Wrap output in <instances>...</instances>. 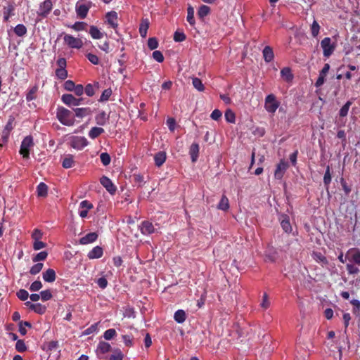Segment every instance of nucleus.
<instances>
[{"instance_id":"26","label":"nucleus","mask_w":360,"mask_h":360,"mask_svg":"<svg viewBox=\"0 0 360 360\" xmlns=\"http://www.w3.org/2000/svg\"><path fill=\"white\" fill-rule=\"evenodd\" d=\"M155 164L157 167L162 166L166 160V153L163 151L157 153L154 156Z\"/></svg>"},{"instance_id":"28","label":"nucleus","mask_w":360,"mask_h":360,"mask_svg":"<svg viewBox=\"0 0 360 360\" xmlns=\"http://www.w3.org/2000/svg\"><path fill=\"white\" fill-rule=\"evenodd\" d=\"M108 120V116H107L105 111L100 112L95 117V120H96V124L100 126L105 125Z\"/></svg>"},{"instance_id":"10","label":"nucleus","mask_w":360,"mask_h":360,"mask_svg":"<svg viewBox=\"0 0 360 360\" xmlns=\"http://www.w3.org/2000/svg\"><path fill=\"white\" fill-rule=\"evenodd\" d=\"M100 183L105 188V189L111 194L113 195L117 191V187L114 185L112 181L107 176H103L100 179Z\"/></svg>"},{"instance_id":"29","label":"nucleus","mask_w":360,"mask_h":360,"mask_svg":"<svg viewBox=\"0 0 360 360\" xmlns=\"http://www.w3.org/2000/svg\"><path fill=\"white\" fill-rule=\"evenodd\" d=\"M89 32L94 39H99L103 37V34L94 25L90 26Z\"/></svg>"},{"instance_id":"48","label":"nucleus","mask_w":360,"mask_h":360,"mask_svg":"<svg viewBox=\"0 0 360 360\" xmlns=\"http://www.w3.org/2000/svg\"><path fill=\"white\" fill-rule=\"evenodd\" d=\"M47 256H48V252H47L41 251V252H39L38 254H37L32 258V261L34 262H39V261H44L47 258Z\"/></svg>"},{"instance_id":"6","label":"nucleus","mask_w":360,"mask_h":360,"mask_svg":"<svg viewBox=\"0 0 360 360\" xmlns=\"http://www.w3.org/2000/svg\"><path fill=\"white\" fill-rule=\"evenodd\" d=\"M346 259L349 262L360 266V250L356 248L349 249L346 252Z\"/></svg>"},{"instance_id":"60","label":"nucleus","mask_w":360,"mask_h":360,"mask_svg":"<svg viewBox=\"0 0 360 360\" xmlns=\"http://www.w3.org/2000/svg\"><path fill=\"white\" fill-rule=\"evenodd\" d=\"M42 283L40 281H35L30 286V290L35 292L39 290L42 288Z\"/></svg>"},{"instance_id":"50","label":"nucleus","mask_w":360,"mask_h":360,"mask_svg":"<svg viewBox=\"0 0 360 360\" xmlns=\"http://www.w3.org/2000/svg\"><path fill=\"white\" fill-rule=\"evenodd\" d=\"M111 95H112V90H111L110 88L105 89L103 91V93H102V94H101L98 101L99 102L106 101H108L109 99V98L110 97Z\"/></svg>"},{"instance_id":"58","label":"nucleus","mask_w":360,"mask_h":360,"mask_svg":"<svg viewBox=\"0 0 360 360\" xmlns=\"http://www.w3.org/2000/svg\"><path fill=\"white\" fill-rule=\"evenodd\" d=\"M148 46L149 49L154 50L158 46V41L155 37H150L148 40Z\"/></svg>"},{"instance_id":"51","label":"nucleus","mask_w":360,"mask_h":360,"mask_svg":"<svg viewBox=\"0 0 360 360\" xmlns=\"http://www.w3.org/2000/svg\"><path fill=\"white\" fill-rule=\"evenodd\" d=\"M27 346L25 345V343L24 340H17L15 343V349L18 352H24L27 350Z\"/></svg>"},{"instance_id":"57","label":"nucleus","mask_w":360,"mask_h":360,"mask_svg":"<svg viewBox=\"0 0 360 360\" xmlns=\"http://www.w3.org/2000/svg\"><path fill=\"white\" fill-rule=\"evenodd\" d=\"M340 184L342 186V190L346 195H348L352 191V188L350 186L347 184L345 180L343 178L340 179Z\"/></svg>"},{"instance_id":"25","label":"nucleus","mask_w":360,"mask_h":360,"mask_svg":"<svg viewBox=\"0 0 360 360\" xmlns=\"http://www.w3.org/2000/svg\"><path fill=\"white\" fill-rule=\"evenodd\" d=\"M88 141L84 137H76L72 141V147L75 148H83L87 146Z\"/></svg>"},{"instance_id":"62","label":"nucleus","mask_w":360,"mask_h":360,"mask_svg":"<svg viewBox=\"0 0 360 360\" xmlns=\"http://www.w3.org/2000/svg\"><path fill=\"white\" fill-rule=\"evenodd\" d=\"M186 37L184 32H175L174 34V40L176 42H181L186 39Z\"/></svg>"},{"instance_id":"55","label":"nucleus","mask_w":360,"mask_h":360,"mask_svg":"<svg viewBox=\"0 0 360 360\" xmlns=\"http://www.w3.org/2000/svg\"><path fill=\"white\" fill-rule=\"evenodd\" d=\"M40 297L42 301L46 302L50 300L53 295L50 290H46L40 292Z\"/></svg>"},{"instance_id":"64","label":"nucleus","mask_w":360,"mask_h":360,"mask_svg":"<svg viewBox=\"0 0 360 360\" xmlns=\"http://www.w3.org/2000/svg\"><path fill=\"white\" fill-rule=\"evenodd\" d=\"M46 247V243L41 241L40 240H35L33 243V249L34 250H39Z\"/></svg>"},{"instance_id":"5","label":"nucleus","mask_w":360,"mask_h":360,"mask_svg":"<svg viewBox=\"0 0 360 360\" xmlns=\"http://www.w3.org/2000/svg\"><path fill=\"white\" fill-rule=\"evenodd\" d=\"M105 20L106 22L112 28L115 30V33L120 37V34L117 31L118 27V15L116 11H109L105 14Z\"/></svg>"},{"instance_id":"47","label":"nucleus","mask_w":360,"mask_h":360,"mask_svg":"<svg viewBox=\"0 0 360 360\" xmlns=\"http://www.w3.org/2000/svg\"><path fill=\"white\" fill-rule=\"evenodd\" d=\"M346 269L349 274L355 275L359 273V269L353 264L348 263L346 265Z\"/></svg>"},{"instance_id":"52","label":"nucleus","mask_w":360,"mask_h":360,"mask_svg":"<svg viewBox=\"0 0 360 360\" xmlns=\"http://www.w3.org/2000/svg\"><path fill=\"white\" fill-rule=\"evenodd\" d=\"M18 298L22 301H25L29 297L28 292L25 289H20L16 292Z\"/></svg>"},{"instance_id":"45","label":"nucleus","mask_w":360,"mask_h":360,"mask_svg":"<svg viewBox=\"0 0 360 360\" xmlns=\"http://www.w3.org/2000/svg\"><path fill=\"white\" fill-rule=\"evenodd\" d=\"M225 120L227 122L229 123H235L236 122V115L235 113L230 109H228L225 112Z\"/></svg>"},{"instance_id":"1","label":"nucleus","mask_w":360,"mask_h":360,"mask_svg":"<svg viewBox=\"0 0 360 360\" xmlns=\"http://www.w3.org/2000/svg\"><path fill=\"white\" fill-rule=\"evenodd\" d=\"M56 117L63 125L72 126L75 123V115L73 112L63 107L58 108Z\"/></svg>"},{"instance_id":"17","label":"nucleus","mask_w":360,"mask_h":360,"mask_svg":"<svg viewBox=\"0 0 360 360\" xmlns=\"http://www.w3.org/2000/svg\"><path fill=\"white\" fill-rule=\"evenodd\" d=\"M281 226L283 230L288 233H291L292 229L290 222V218L287 214H283L281 216Z\"/></svg>"},{"instance_id":"8","label":"nucleus","mask_w":360,"mask_h":360,"mask_svg":"<svg viewBox=\"0 0 360 360\" xmlns=\"http://www.w3.org/2000/svg\"><path fill=\"white\" fill-rule=\"evenodd\" d=\"M65 43L72 49H79L83 46V41L79 38H76L70 34H65L64 37Z\"/></svg>"},{"instance_id":"11","label":"nucleus","mask_w":360,"mask_h":360,"mask_svg":"<svg viewBox=\"0 0 360 360\" xmlns=\"http://www.w3.org/2000/svg\"><path fill=\"white\" fill-rule=\"evenodd\" d=\"M111 350V346L108 342L101 341L96 348V352L98 358L105 359L102 357L101 354H105Z\"/></svg>"},{"instance_id":"44","label":"nucleus","mask_w":360,"mask_h":360,"mask_svg":"<svg viewBox=\"0 0 360 360\" xmlns=\"http://www.w3.org/2000/svg\"><path fill=\"white\" fill-rule=\"evenodd\" d=\"M210 12V8L209 6L205 5H202L198 11V15L199 18H203L204 17L207 16Z\"/></svg>"},{"instance_id":"22","label":"nucleus","mask_w":360,"mask_h":360,"mask_svg":"<svg viewBox=\"0 0 360 360\" xmlns=\"http://www.w3.org/2000/svg\"><path fill=\"white\" fill-rule=\"evenodd\" d=\"M103 248L100 246H96L91 251L89 252L88 257L91 259H98L103 256Z\"/></svg>"},{"instance_id":"12","label":"nucleus","mask_w":360,"mask_h":360,"mask_svg":"<svg viewBox=\"0 0 360 360\" xmlns=\"http://www.w3.org/2000/svg\"><path fill=\"white\" fill-rule=\"evenodd\" d=\"M330 70V65L328 63H326L322 68V70L319 72V77L315 83L316 87H320L322 86L325 82V77L328 74Z\"/></svg>"},{"instance_id":"15","label":"nucleus","mask_w":360,"mask_h":360,"mask_svg":"<svg viewBox=\"0 0 360 360\" xmlns=\"http://www.w3.org/2000/svg\"><path fill=\"white\" fill-rule=\"evenodd\" d=\"M98 238V234L95 232H91L82 237L79 239V243L81 245H87L96 241Z\"/></svg>"},{"instance_id":"49","label":"nucleus","mask_w":360,"mask_h":360,"mask_svg":"<svg viewBox=\"0 0 360 360\" xmlns=\"http://www.w3.org/2000/svg\"><path fill=\"white\" fill-rule=\"evenodd\" d=\"M43 266L44 264L42 263L38 262L30 268V273L32 275H36L42 270Z\"/></svg>"},{"instance_id":"41","label":"nucleus","mask_w":360,"mask_h":360,"mask_svg":"<svg viewBox=\"0 0 360 360\" xmlns=\"http://www.w3.org/2000/svg\"><path fill=\"white\" fill-rule=\"evenodd\" d=\"M310 29H311V33L312 37H316L320 32L321 26L319 25V24L318 23V22L316 20H314V22H312V24L311 25Z\"/></svg>"},{"instance_id":"53","label":"nucleus","mask_w":360,"mask_h":360,"mask_svg":"<svg viewBox=\"0 0 360 360\" xmlns=\"http://www.w3.org/2000/svg\"><path fill=\"white\" fill-rule=\"evenodd\" d=\"M56 75L58 79L64 80L68 77V72L65 68H58L56 70Z\"/></svg>"},{"instance_id":"37","label":"nucleus","mask_w":360,"mask_h":360,"mask_svg":"<svg viewBox=\"0 0 360 360\" xmlns=\"http://www.w3.org/2000/svg\"><path fill=\"white\" fill-rule=\"evenodd\" d=\"M331 174H330V167L329 165L326 167V169L323 176V184L326 188L328 190L329 185L331 182Z\"/></svg>"},{"instance_id":"18","label":"nucleus","mask_w":360,"mask_h":360,"mask_svg":"<svg viewBox=\"0 0 360 360\" xmlns=\"http://www.w3.org/2000/svg\"><path fill=\"white\" fill-rule=\"evenodd\" d=\"M262 55H263L264 60L266 63H270L274 58V53L273 49L269 46H266L264 48V49L262 51Z\"/></svg>"},{"instance_id":"63","label":"nucleus","mask_w":360,"mask_h":360,"mask_svg":"<svg viewBox=\"0 0 360 360\" xmlns=\"http://www.w3.org/2000/svg\"><path fill=\"white\" fill-rule=\"evenodd\" d=\"M86 56L92 64L98 65L99 63V58L96 55L89 53Z\"/></svg>"},{"instance_id":"2","label":"nucleus","mask_w":360,"mask_h":360,"mask_svg":"<svg viewBox=\"0 0 360 360\" xmlns=\"http://www.w3.org/2000/svg\"><path fill=\"white\" fill-rule=\"evenodd\" d=\"M336 46V40L335 41H332V39L330 37H325L321 41L323 55L326 58H329L334 53Z\"/></svg>"},{"instance_id":"36","label":"nucleus","mask_w":360,"mask_h":360,"mask_svg":"<svg viewBox=\"0 0 360 360\" xmlns=\"http://www.w3.org/2000/svg\"><path fill=\"white\" fill-rule=\"evenodd\" d=\"M103 132L104 129L103 128L94 127L89 131V136L92 139H95L96 138L98 137L101 134H102Z\"/></svg>"},{"instance_id":"61","label":"nucleus","mask_w":360,"mask_h":360,"mask_svg":"<svg viewBox=\"0 0 360 360\" xmlns=\"http://www.w3.org/2000/svg\"><path fill=\"white\" fill-rule=\"evenodd\" d=\"M87 24L84 22H76L72 26V29L76 31L85 30Z\"/></svg>"},{"instance_id":"38","label":"nucleus","mask_w":360,"mask_h":360,"mask_svg":"<svg viewBox=\"0 0 360 360\" xmlns=\"http://www.w3.org/2000/svg\"><path fill=\"white\" fill-rule=\"evenodd\" d=\"M14 6L13 5H8L7 7L4 8V21L7 22L10 17L13 15Z\"/></svg>"},{"instance_id":"42","label":"nucleus","mask_w":360,"mask_h":360,"mask_svg":"<svg viewBox=\"0 0 360 360\" xmlns=\"http://www.w3.org/2000/svg\"><path fill=\"white\" fill-rule=\"evenodd\" d=\"M192 84L194 88H195L199 91H203L205 89L204 84H202L200 79L198 77H193L192 79Z\"/></svg>"},{"instance_id":"40","label":"nucleus","mask_w":360,"mask_h":360,"mask_svg":"<svg viewBox=\"0 0 360 360\" xmlns=\"http://www.w3.org/2000/svg\"><path fill=\"white\" fill-rule=\"evenodd\" d=\"M186 20L187 21L189 22V24L191 25H194L195 22V18H194V9L192 6H188V9H187V17H186Z\"/></svg>"},{"instance_id":"32","label":"nucleus","mask_w":360,"mask_h":360,"mask_svg":"<svg viewBox=\"0 0 360 360\" xmlns=\"http://www.w3.org/2000/svg\"><path fill=\"white\" fill-rule=\"evenodd\" d=\"M175 321L178 323H182L186 321V312L182 309L177 310L174 315Z\"/></svg>"},{"instance_id":"23","label":"nucleus","mask_w":360,"mask_h":360,"mask_svg":"<svg viewBox=\"0 0 360 360\" xmlns=\"http://www.w3.org/2000/svg\"><path fill=\"white\" fill-rule=\"evenodd\" d=\"M189 154L193 162H195L198 160L199 155V145L196 143L191 144L189 149Z\"/></svg>"},{"instance_id":"14","label":"nucleus","mask_w":360,"mask_h":360,"mask_svg":"<svg viewBox=\"0 0 360 360\" xmlns=\"http://www.w3.org/2000/svg\"><path fill=\"white\" fill-rule=\"evenodd\" d=\"M140 230L142 234L149 235L154 233L155 229L153 224L149 221H143L140 226Z\"/></svg>"},{"instance_id":"4","label":"nucleus","mask_w":360,"mask_h":360,"mask_svg":"<svg viewBox=\"0 0 360 360\" xmlns=\"http://www.w3.org/2000/svg\"><path fill=\"white\" fill-rule=\"evenodd\" d=\"M279 102L276 101L274 94L268 95L265 98L264 108L266 110L271 113H274L279 106Z\"/></svg>"},{"instance_id":"3","label":"nucleus","mask_w":360,"mask_h":360,"mask_svg":"<svg viewBox=\"0 0 360 360\" xmlns=\"http://www.w3.org/2000/svg\"><path fill=\"white\" fill-rule=\"evenodd\" d=\"M33 139L31 136H26L22 141L20 153L24 158H29L30 157V148L33 146Z\"/></svg>"},{"instance_id":"54","label":"nucleus","mask_w":360,"mask_h":360,"mask_svg":"<svg viewBox=\"0 0 360 360\" xmlns=\"http://www.w3.org/2000/svg\"><path fill=\"white\" fill-rule=\"evenodd\" d=\"M116 335V330L113 328L108 329L104 332L103 338L106 340L112 339Z\"/></svg>"},{"instance_id":"31","label":"nucleus","mask_w":360,"mask_h":360,"mask_svg":"<svg viewBox=\"0 0 360 360\" xmlns=\"http://www.w3.org/2000/svg\"><path fill=\"white\" fill-rule=\"evenodd\" d=\"M37 193L39 197H46L48 194L47 185L43 182H41L37 187Z\"/></svg>"},{"instance_id":"20","label":"nucleus","mask_w":360,"mask_h":360,"mask_svg":"<svg viewBox=\"0 0 360 360\" xmlns=\"http://www.w3.org/2000/svg\"><path fill=\"white\" fill-rule=\"evenodd\" d=\"M62 101L69 106H78L77 98L72 94H63L61 97Z\"/></svg>"},{"instance_id":"46","label":"nucleus","mask_w":360,"mask_h":360,"mask_svg":"<svg viewBox=\"0 0 360 360\" xmlns=\"http://www.w3.org/2000/svg\"><path fill=\"white\" fill-rule=\"evenodd\" d=\"M124 355L120 349H117L113 352V354L108 359V360H122ZM107 359V358H105Z\"/></svg>"},{"instance_id":"21","label":"nucleus","mask_w":360,"mask_h":360,"mask_svg":"<svg viewBox=\"0 0 360 360\" xmlns=\"http://www.w3.org/2000/svg\"><path fill=\"white\" fill-rule=\"evenodd\" d=\"M73 110L75 113V116L79 118H83L86 116L90 115L92 112L91 108L88 107L75 108Z\"/></svg>"},{"instance_id":"43","label":"nucleus","mask_w":360,"mask_h":360,"mask_svg":"<svg viewBox=\"0 0 360 360\" xmlns=\"http://www.w3.org/2000/svg\"><path fill=\"white\" fill-rule=\"evenodd\" d=\"M352 104V102L351 101H348L346 102V103L340 110L339 115L340 117H344L347 115L349 109Z\"/></svg>"},{"instance_id":"27","label":"nucleus","mask_w":360,"mask_h":360,"mask_svg":"<svg viewBox=\"0 0 360 360\" xmlns=\"http://www.w3.org/2000/svg\"><path fill=\"white\" fill-rule=\"evenodd\" d=\"M149 27V21L148 19H143L139 26V34L141 37L145 38L147 35Z\"/></svg>"},{"instance_id":"39","label":"nucleus","mask_w":360,"mask_h":360,"mask_svg":"<svg viewBox=\"0 0 360 360\" xmlns=\"http://www.w3.org/2000/svg\"><path fill=\"white\" fill-rule=\"evenodd\" d=\"M281 75L287 82L291 81L293 78V75L290 68H283L281 70Z\"/></svg>"},{"instance_id":"56","label":"nucleus","mask_w":360,"mask_h":360,"mask_svg":"<svg viewBox=\"0 0 360 360\" xmlns=\"http://www.w3.org/2000/svg\"><path fill=\"white\" fill-rule=\"evenodd\" d=\"M100 159L104 166H107L110 163L111 158L110 155L107 153H102L100 155Z\"/></svg>"},{"instance_id":"13","label":"nucleus","mask_w":360,"mask_h":360,"mask_svg":"<svg viewBox=\"0 0 360 360\" xmlns=\"http://www.w3.org/2000/svg\"><path fill=\"white\" fill-rule=\"evenodd\" d=\"M25 304L30 309L39 314H43L46 312V307L40 303L34 304L32 302L27 301Z\"/></svg>"},{"instance_id":"9","label":"nucleus","mask_w":360,"mask_h":360,"mask_svg":"<svg viewBox=\"0 0 360 360\" xmlns=\"http://www.w3.org/2000/svg\"><path fill=\"white\" fill-rule=\"evenodd\" d=\"M289 167V164L284 160H281L279 163L276 165V170L274 172V177L276 179H281Z\"/></svg>"},{"instance_id":"19","label":"nucleus","mask_w":360,"mask_h":360,"mask_svg":"<svg viewBox=\"0 0 360 360\" xmlns=\"http://www.w3.org/2000/svg\"><path fill=\"white\" fill-rule=\"evenodd\" d=\"M90 8L89 6L86 4H80L76 6V12L78 17L81 19H84L86 17L89 10Z\"/></svg>"},{"instance_id":"7","label":"nucleus","mask_w":360,"mask_h":360,"mask_svg":"<svg viewBox=\"0 0 360 360\" xmlns=\"http://www.w3.org/2000/svg\"><path fill=\"white\" fill-rule=\"evenodd\" d=\"M53 8V4L51 0H45L40 4L39 11H37V15L45 18L48 16Z\"/></svg>"},{"instance_id":"59","label":"nucleus","mask_w":360,"mask_h":360,"mask_svg":"<svg viewBox=\"0 0 360 360\" xmlns=\"http://www.w3.org/2000/svg\"><path fill=\"white\" fill-rule=\"evenodd\" d=\"M260 306L264 309H266L270 306V301L269 300V296L267 293L264 292L262 296V301L260 304Z\"/></svg>"},{"instance_id":"16","label":"nucleus","mask_w":360,"mask_h":360,"mask_svg":"<svg viewBox=\"0 0 360 360\" xmlns=\"http://www.w3.org/2000/svg\"><path fill=\"white\" fill-rule=\"evenodd\" d=\"M42 278L47 283H53L56 281V274L54 269H48L42 274Z\"/></svg>"},{"instance_id":"24","label":"nucleus","mask_w":360,"mask_h":360,"mask_svg":"<svg viewBox=\"0 0 360 360\" xmlns=\"http://www.w3.org/2000/svg\"><path fill=\"white\" fill-rule=\"evenodd\" d=\"M74 156L71 154L66 155L62 161V166L65 169H69L75 166Z\"/></svg>"},{"instance_id":"35","label":"nucleus","mask_w":360,"mask_h":360,"mask_svg":"<svg viewBox=\"0 0 360 360\" xmlns=\"http://www.w3.org/2000/svg\"><path fill=\"white\" fill-rule=\"evenodd\" d=\"M312 257L316 262L321 263L323 266L328 263L327 258L321 252H314Z\"/></svg>"},{"instance_id":"34","label":"nucleus","mask_w":360,"mask_h":360,"mask_svg":"<svg viewBox=\"0 0 360 360\" xmlns=\"http://www.w3.org/2000/svg\"><path fill=\"white\" fill-rule=\"evenodd\" d=\"M14 33L18 37H24L27 32V27L23 24H18L13 28Z\"/></svg>"},{"instance_id":"30","label":"nucleus","mask_w":360,"mask_h":360,"mask_svg":"<svg viewBox=\"0 0 360 360\" xmlns=\"http://www.w3.org/2000/svg\"><path fill=\"white\" fill-rule=\"evenodd\" d=\"M39 87L37 85H34L32 87H31L27 94H26V100L27 101H31L37 98V93L38 91Z\"/></svg>"},{"instance_id":"33","label":"nucleus","mask_w":360,"mask_h":360,"mask_svg":"<svg viewBox=\"0 0 360 360\" xmlns=\"http://www.w3.org/2000/svg\"><path fill=\"white\" fill-rule=\"evenodd\" d=\"M217 208L223 211H226L229 209V201L228 198L225 195H222L217 205Z\"/></svg>"}]
</instances>
